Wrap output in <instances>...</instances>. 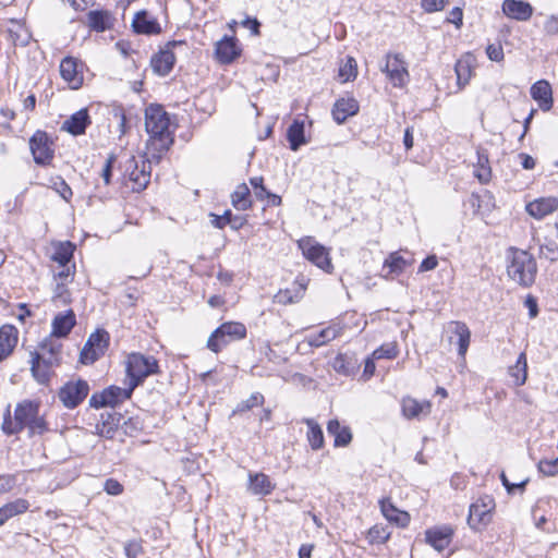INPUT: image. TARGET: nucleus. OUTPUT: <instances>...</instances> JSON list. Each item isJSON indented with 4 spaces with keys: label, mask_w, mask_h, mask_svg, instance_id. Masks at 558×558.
<instances>
[{
    "label": "nucleus",
    "mask_w": 558,
    "mask_h": 558,
    "mask_svg": "<svg viewBox=\"0 0 558 558\" xmlns=\"http://www.w3.org/2000/svg\"><path fill=\"white\" fill-rule=\"evenodd\" d=\"M557 208L558 199L554 197L538 198L526 205V211L535 219H543L545 216L554 213Z\"/></svg>",
    "instance_id": "412c9836"
},
{
    "label": "nucleus",
    "mask_w": 558,
    "mask_h": 558,
    "mask_svg": "<svg viewBox=\"0 0 558 558\" xmlns=\"http://www.w3.org/2000/svg\"><path fill=\"white\" fill-rule=\"evenodd\" d=\"M75 266L72 264H64V266H58V269H54V277L61 280V282H66L69 279L73 277Z\"/></svg>",
    "instance_id": "5fc2aeb1"
},
{
    "label": "nucleus",
    "mask_w": 558,
    "mask_h": 558,
    "mask_svg": "<svg viewBox=\"0 0 558 558\" xmlns=\"http://www.w3.org/2000/svg\"><path fill=\"white\" fill-rule=\"evenodd\" d=\"M250 183L254 189L255 197L259 201H264L268 192L264 185V179L262 177H254L250 179Z\"/></svg>",
    "instance_id": "864d4df0"
},
{
    "label": "nucleus",
    "mask_w": 558,
    "mask_h": 558,
    "mask_svg": "<svg viewBox=\"0 0 558 558\" xmlns=\"http://www.w3.org/2000/svg\"><path fill=\"white\" fill-rule=\"evenodd\" d=\"M357 367V360L353 355L347 353H339L332 362V368L337 373L345 376L354 374Z\"/></svg>",
    "instance_id": "c9c22d12"
},
{
    "label": "nucleus",
    "mask_w": 558,
    "mask_h": 558,
    "mask_svg": "<svg viewBox=\"0 0 558 558\" xmlns=\"http://www.w3.org/2000/svg\"><path fill=\"white\" fill-rule=\"evenodd\" d=\"M88 124H90L88 111L87 109H81L62 123L61 130L72 135H81L85 133Z\"/></svg>",
    "instance_id": "aec40b11"
},
{
    "label": "nucleus",
    "mask_w": 558,
    "mask_h": 558,
    "mask_svg": "<svg viewBox=\"0 0 558 558\" xmlns=\"http://www.w3.org/2000/svg\"><path fill=\"white\" fill-rule=\"evenodd\" d=\"M61 343L57 342L51 338L46 339L40 344V351L35 352L37 360L41 359L44 363H50V365H58L60 363Z\"/></svg>",
    "instance_id": "a878e982"
},
{
    "label": "nucleus",
    "mask_w": 558,
    "mask_h": 558,
    "mask_svg": "<svg viewBox=\"0 0 558 558\" xmlns=\"http://www.w3.org/2000/svg\"><path fill=\"white\" fill-rule=\"evenodd\" d=\"M506 259L507 275L511 280L524 288L535 282L537 264L532 254L511 246L507 250Z\"/></svg>",
    "instance_id": "7ed1b4c3"
},
{
    "label": "nucleus",
    "mask_w": 558,
    "mask_h": 558,
    "mask_svg": "<svg viewBox=\"0 0 558 558\" xmlns=\"http://www.w3.org/2000/svg\"><path fill=\"white\" fill-rule=\"evenodd\" d=\"M114 17L108 10H92L87 13V24L95 32H105L113 26Z\"/></svg>",
    "instance_id": "4be33fe9"
},
{
    "label": "nucleus",
    "mask_w": 558,
    "mask_h": 558,
    "mask_svg": "<svg viewBox=\"0 0 558 558\" xmlns=\"http://www.w3.org/2000/svg\"><path fill=\"white\" fill-rule=\"evenodd\" d=\"M159 372L158 361L154 356L131 353L126 361V375L132 387H137L146 377Z\"/></svg>",
    "instance_id": "20e7f679"
},
{
    "label": "nucleus",
    "mask_w": 558,
    "mask_h": 558,
    "mask_svg": "<svg viewBox=\"0 0 558 558\" xmlns=\"http://www.w3.org/2000/svg\"><path fill=\"white\" fill-rule=\"evenodd\" d=\"M409 265H411V262H408L403 256L399 254V252H393L385 259L383 270L388 268V272L385 274L384 277L392 278L395 276H399Z\"/></svg>",
    "instance_id": "f704fd0d"
},
{
    "label": "nucleus",
    "mask_w": 558,
    "mask_h": 558,
    "mask_svg": "<svg viewBox=\"0 0 558 558\" xmlns=\"http://www.w3.org/2000/svg\"><path fill=\"white\" fill-rule=\"evenodd\" d=\"M447 1L448 0H422V8L428 13L441 11Z\"/></svg>",
    "instance_id": "bf43d9fd"
},
{
    "label": "nucleus",
    "mask_w": 558,
    "mask_h": 558,
    "mask_svg": "<svg viewBox=\"0 0 558 558\" xmlns=\"http://www.w3.org/2000/svg\"><path fill=\"white\" fill-rule=\"evenodd\" d=\"M357 111L359 102L354 98H341L333 105L332 117L338 124H341Z\"/></svg>",
    "instance_id": "393cba45"
},
{
    "label": "nucleus",
    "mask_w": 558,
    "mask_h": 558,
    "mask_svg": "<svg viewBox=\"0 0 558 558\" xmlns=\"http://www.w3.org/2000/svg\"><path fill=\"white\" fill-rule=\"evenodd\" d=\"M134 389L135 387H132L130 383L124 388L110 386L100 393H94L89 399V404L96 409L114 407L119 402L130 399Z\"/></svg>",
    "instance_id": "0eeeda50"
},
{
    "label": "nucleus",
    "mask_w": 558,
    "mask_h": 558,
    "mask_svg": "<svg viewBox=\"0 0 558 558\" xmlns=\"http://www.w3.org/2000/svg\"><path fill=\"white\" fill-rule=\"evenodd\" d=\"M388 537L389 534L383 527L373 526L368 531V538L371 539L372 543L381 544L385 543L388 539Z\"/></svg>",
    "instance_id": "6e6d98bb"
},
{
    "label": "nucleus",
    "mask_w": 558,
    "mask_h": 558,
    "mask_svg": "<svg viewBox=\"0 0 558 558\" xmlns=\"http://www.w3.org/2000/svg\"><path fill=\"white\" fill-rule=\"evenodd\" d=\"M298 246L302 251L303 256L318 268L330 272L332 264L329 256V251L324 245L318 243L312 236H304L298 241Z\"/></svg>",
    "instance_id": "39448f33"
},
{
    "label": "nucleus",
    "mask_w": 558,
    "mask_h": 558,
    "mask_svg": "<svg viewBox=\"0 0 558 558\" xmlns=\"http://www.w3.org/2000/svg\"><path fill=\"white\" fill-rule=\"evenodd\" d=\"M53 365H50V363H44L41 359L37 360V355L33 353L32 355V373L35 379L39 384H46L49 381L50 375H51V367Z\"/></svg>",
    "instance_id": "79ce46f5"
},
{
    "label": "nucleus",
    "mask_w": 558,
    "mask_h": 558,
    "mask_svg": "<svg viewBox=\"0 0 558 558\" xmlns=\"http://www.w3.org/2000/svg\"><path fill=\"white\" fill-rule=\"evenodd\" d=\"M429 401H417L414 398L407 397L402 400V413L407 418H415L421 414L427 415L430 412Z\"/></svg>",
    "instance_id": "cd10ccee"
},
{
    "label": "nucleus",
    "mask_w": 558,
    "mask_h": 558,
    "mask_svg": "<svg viewBox=\"0 0 558 558\" xmlns=\"http://www.w3.org/2000/svg\"><path fill=\"white\" fill-rule=\"evenodd\" d=\"M113 156H110L102 168L101 171V178L104 179L106 184L110 183L111 172H112V163H113Z\"/></svg>",
    "instance_id": "0e129e2a"
},
{
    "label": "nucleus",
    "mask_w": 558,
    "mask_h": 558,
    "mask_svg": "<svg viewBox=\"0 0 558 558\" xmlns=\"http://www.w3.org/2000/svg\"><path fill=\"white\" fill-rule=\"evenodd\" d=\"M28 501L25 499H16L9 502L0 508V512L3 517L4 522L10 518L24 513L28 509Z\"/></svg>",
    "instance_id": "37998d69"
},
{
    "label": "nucleus",
    "mask_w": 558,
    "mask_h": 558,
    "mask_svg": "<svg viewBox=\"0 0 558 558\" xmlns=\"http://www.w3.org/2000/svg\"><path fill=\"white\" fill-rule=\"evenodd\" d=\"M109 342V333L106 330H97L92 333L81 352V361L84 364L93 363L104 354Z\"/></svg>",
    "instance_id": "1a4fd4ad"
},
{
    "label": "nucleus",
    "mask_w": 558,
    "mask_h": 558,
    "mask_svg": "<svg viewBox=\"0 0 558 558\" xmlns=\"http://www.w3.org/2000/svg\"><path fill=\"white\" fill-rule=\"evenodd\" d=\"M230 342H232L231 340H228V337L226 335H216V330L210 335V337L208 338V341H207V348L215 352V353H218L220 352L226 345H228Z\"/></svg>",
    "instance_id": "de8ad7c7"
},
{
    "label": "nucleus",
    "mask_w": 558,
    "mask_h": 558,
    "mask_svg": "<svg viewBox=\"0 0 558 558\" xmlns=\"http://www.w3.org/2000/svg\"><path fill=\"white\" fill-rule=\"evenodd\" d=\"M75 314L69 310L65 314H58L52 320L51 337H65L75 326Z\"/></svg>",
    "instance_id": "bb28decb"
},
{
    "label": "nucleus",
    "mask_w": 558,
    "mask_h": 558,
    "mask_svg": "<svg viewBox=\"0 0 558 558\" xmlns=\"http://www.w3.org/2000/svg\"><path fill=\"white\" fill-rule=\"evenodd\" d=\"M25 427L28 428L31 435H40L48 429L46 421L39 415V404L37 402L24 400L17 403L13 418L9 410L4 415L2 430L7 435L17 434Z\"/></svg>",
    "instance_id": "f03ea898"
},
{
    "label": "nucleus",
    "mask_w": 558,
    "mask_h": 558,
    "mask_svg": "<svg viewBox=\"0 0 558 558\" xmlns=\"http://www.w3.org/2000/svg\"><path fill=\"white\" fill-rule=\"evenodd\" d=\"M226 335L228 340L236 341L246 337V327L239 322L223 323L216 329V335Z\"/></svg>",
    "instance_id": "4c0bfd02"
},
{
    "label": "nucleus",
    "mask_w": 558,
    "mask_h": 558,
    "mask_svg": "<svg viewBox=\"0 0 558 558\" xmlns=\"http://www.w3.org/2000/svg\"><path fill=\"white\" fill-rule=\"evenodd\" d=\"M156 162L155 159L147 153V159L142 160L141 166L135 157L128 159L125 163V172L128 173L129 181L132 183L134 192L143 191L150 180V163Z\"/></svg>",
    "instance_id": "423d86ee"
},
{
    "label": "nucleus",
    "mask_w": 558,
    "mask_h": 558,
    "mask_svg": "<svg viewBox=\"0 0 558 558\" xmlns=\"http://www.w3.org/2000/svg\"><path fill=\"white\" fill-rule=\"evenodd\" d=\"M232 206L238 210H247L252 207L251 192L245 183L239 184L231 195Z\"/></svg>",
    "instance_id": "58836bf2"
},
{
    "label": "nucleus",
    "mask_w": 558,
    "mask_h": 558,
    "mask_svg": "<svg viewBox=\"0 0 558 558\" xmlns=\"http://www.w3.org/2000/svg\"><path fill=\"white\" fill-rule=\"evenodd\" d=\"M438 260L435 255L426 257L420 265L418 271L424 272L428 270H433L437 267Z\"/></svg>",
    "instance_id": "680f3d73"
},
{
    "label": "nucleus",
    "mask_w": 558,
    "mask_h": 558,
    "mask_svg": "<svg viewBox=\"0 0 558 558\" xmlns=\"http://www.w3.org/2000/svg\"><path fill=\"white\" fill-rule=\"evenodd\" d=\"M502 13L512 20L527 21L533 14V7L521 0H505L502 2Z\"/></svg>",
    "instance_id": "dca6fc26"
},
{
    "label": "nucleus",
    "mask_w": 558,
    "mask_h": 558,
    "mask_svg": "<svg viewBox=\"0 0 558 558\" xmlns=\"http://www.w3.org/2000/svg\"><path fill=\"white\" fill-rule=\"evenodd\" d=\"M531 96L537 101L538 107L543 111H549L553 107V90L550 84L546 80H539L531 87Z\"/></svg>",
    "instance_id": "a211bd4d"
},
{
    "label": "nucleus",
    "mask_w": 558,
    "mask_h": 558,
    "mask_svg": "<svg viewBox=\"0 0 558 558\" xmlns=\"http://www.w3.org/2000/svg\"><path fill=\"white\" fill-rule=\"evenodd\" d=\"M448 331L451 333L449 337L450 343H456L458 345L459 355L463 356L470 344L469 328L463 323L451 322L448 326Z\"/></svg>",
    "instance_id": "f3484780"
},
{
    "label": "nucleus",
    "mask_w": 558,
    "mask_h": 558,
    "mask_svg": "<svg viewBox=\"0 0 558 558\" xmlns=\"http://www.w3.org/2000/svg\"><path fill=\"white\" fill-rule=\"evenodd\" d=\"M132 26L135 33L144 35H158L161 33V27L158 21L149 15L145 10L135 14Z\"/></svg>",
    "instance_id": "2eb2a0df"
},
{
    "label": "nucleus",
    "mask_w": 558,
    "mask_h": 558,
    "mask_svg": "<svg viewBox=\"0 0 558 558\" xmlns=\"http://www.w3.org/2000/svg\"><path fill=\"white\" fill-rule=\"evenodd\" d=\"M519 159L521 160V166L526 169V170H531L535 167V159L527 155V154H524V153H521L519 154Z\"/></svg>",
    "instance_id": "338daca9"
},
{
    "label": "nucleus",
    "mask_w": 558,
    "mask_h": 558,
    "mask_svg": "<svg viewBox=\"0 0 558 558\" xmlns=\"http://www.w3.org/2000/svg\"><path fill=\"white\" fill-rule=\"evenodd\" d=\"M500 480L502 482V485L507 489L508 494H513L515 489H519L521 493H523L526 484L529 483V478L521 480L517 483H511L507 478L505 472L500 474Z\"/></svg>",
    "instance_id": "8fccbe9b"
},
{
    "label": "nucleus",
    "mask_w": 558,
    "mask_h": 558,
    "mask_svg": "<svg viewBox=\"0 0 558 558\" xmlns=\"http://www.w3.org/2000/svg\"><path fill=\"white\" fill-rule=\"evenodd\" d=\"M380 510L388 521L400 526H405L410 522V515L405 511L397 509L388 498L380 500Z\"/></svg>",
    "instance_id": "2f4dec72"
},
{
    "label": "nucleus",
    "mask_w": 558,
    "mask_h": 558,
    "mask_svg": "<svg viewBox=\"0 0 558 558\" xmlns=\"http://www.w3.org/2000/svg\"><path fill=\"white\" fill-rule=\"evenodd\" d=\"M53 301L57 304L66 305L71 302L70 292L64 282H59L56 287Z\"/></svg>",
    "instance_id": "09e8293b"
},
{
    "label": "nucleus",
    "mask_w": 558,
    "mask_h": 558,
    "mask_svg": "<svg viewBox=\"0 0 558 558\" xmlns=\"http://www.w3.org/2000/svg\"><path fill=\"white\" fill-rule=\"evenodd\" d=\"M17 343V331L13 326L0 328V361L4 360Z\"/></svg>",
    "instance_id": "c85d7f7f"
},
{
    "label": "nucleus",
    "mask_w": 558,
    "mask_h": 558,
    "mask_svg": "<svg viewBox=\"0 0 558 558\" xmlns=\"http://www.w3.org/2000/svg\"><path fill=\"white\" fill-rule=\"evenodd\" d=\"M476 58L468 52L463 54L456 63L454 70L457 74V82L459 86L465 85L471 78L474 69L476 68Z\"/></svg>",
    "instance_id": "b1692460"
},
{
    "label": "nucleus",
    "mask_w": 558,
    "mask_h": 558,
    "mask_svg": "<svg viewBox=\"0 0 558 558\" xmlns=\"http://www.w3.org/2000/svg\"><path fill=\"white\" fill-rule=\"evenodd\" d=\"M182 44L183 41H170L158 53L154 54L150 60L154 72L161 76L167 75L172 70L175 62L172 48Z\"/></svg>",
    "instance_id": "f8f14e48"
},
{
    "label": "nucleus",
    "mask_w": 558,
    "mask_h": 558,
    "mask_svg": "<svg viewBox=\"0 0 558 558\" xmlns=\"http://www.w3.org/2000/svg\"><path fill=\"white\" fill-rule=\"evenodd\" d=\"M383 71L395 87H402L409 81V72L401 54H388Z\"/></svg>",
    "instance_id": "9b49d317"
},
{
    "label": "nucleus",
    "mask_w": 558,
    "mask_h": 558,
    "mask_svg": "<svg viewBox=\"0 0 558 558\" xmlns=\"http://www.w3.org/2000/svg\"><path fill=\"white\" fill-rule=\"evenodd\" d=\"M216 56L222 63L232 62L239 56L235 41L228 37L218 41L216 45Z\"/></svg>",
    "instance_id": "72a5a7b5"
},
{
    "label": "nucleus",
    "mask_w": 558,
    "mask_h": 558,
    "mask_svg": "<svg viewBox=\"0 0 558 558\" xmlns=\"http://www.w3.org/2000/svg\"><path fill=\"white\" fill-rule=\"evenodd\" d=\"M214 217L213 225L216 228L222 229L226 225H229V219L231 217V210H226L222 216L211 215Z\"/></svg>",
    "instance_id": "e2e57ef3"
},
{
    "label": "nucleus",
    "mask_w": 558,
    "mask_h": 558,
    "mask_svg": "<svg viewBox=\"0 0 558 558\" xmlns=\"http://www.w3.org/2000/svg\"><path fill=\"white\" fill-rule=\"evenodd\" d=\"M57 192L60 194V196L64 201H69L72 196V190L64 181H61L59 183V186L57 187Z\"/></svg>",
    "instance_id": "774afa93"
},
{
    "label": "nucleus",
    "mask_w": 558,
    "mask_h": 558,
    "mask_svg": "<svg viewBox=\"0 0 558 558\" xmlns=\"http://www.w3.org/2000/svg\"><path fill=\"white\" fill-rule=\"evenodd\" d=\"M264 403V397L259 392H255L251 395V397L242 402H240L236 408L233 410V414L242 413L248 411L255 407L262 405Z\"/></svg>",
    "instance_id": "c03bdc74"
},
{
    "label": "nucleus",
    "mask_w": 558,
    "mask_h": 558,
    "mask_svg": "<svg viewBox=\"0 0 558 558\" xmlns=\"http://www.w3.org/2000/svg\"><path fill=\"white\" fill-rule=\"evenodd\" d=\"M453 530L448 525H444L440 527L427 530L425 533V538L430 546H433L436 550L441 551L449 546Z\"/></svg>",
    "instance_id": "6ab92c4d"
},
{
    "label": "nucleus",
    "mask_w": 558,
    "mask_h": 558,
    "mask_svg": "<svg viewBox=\"0 0 558 558\" xmlns=\"http://www.w3.org/2000/svg\"><path fill=\"white\" fill-rule=\"evenodd\" d=\"M89 386L83 379L71 380L59 390V399L68 409L76 408L88 395Z\"/></svg>",
    "instance_id": "6e6552de"
},
{
    "label": "nucleus",
    "mask_w": 558,
    "mask_h": 558,
    "mask_svg": "<svg viewBox=\"0 0 558 558\" xmlns=\"http://www.w3.org/2000/svg\"><path fill=\"white\" fill-rule=\"evenodd\" d=\"M327 432L335 437V447H345L352 440L350 427L342 426L338 420H330L328 422Z\"/></svg>",
    "instance_id": "c756f323"
},
{
    "label": "nucleus",
    "mask_w": 558,
    "mask_h": 558,
    "mask_svg": "<svg viewBox=\"0 0 558 558\" xmlns=\"http://www.w3.org/2000/svg\"><path fill=\"white\" fill-rule=\"evenodd\" d=\"M509 377L513 386H522L525 384L527 378V362L525 353H520L517 357L515 364L509 366Z\"/></svg>",
    "instance_id": "473e14b6"
},
{
    "label": "nucleus",
    "mask_w": 558,
    "mask_h": 558,
    "mask_svg": "<svg viewBox=\"0 0 558 558\" xmlns=\"http://www.w3.org/2000/svg\"><path fill=\"white\" fill-rule=\"evenodd\" d=\"M538 470L544 475L553 476L558 473V457L553 460H542L538 463Z\"/></svg>",
    "instance_id": "603ef678"
},
{
    "label": "nucleus",
    "mask_w": 558,
    "mask_h": 558,
    "mask_svg": "<svg viewBox=\"0 0 558 558\" xmlns=\"http://www.w3.org/2000/svg\"><path fill=\"white\" fill-rule=\"evenodd\" d=\"M104 489L108 495L118 496L123 493V485L114 478H108L105 482Z\"/></svg>",
    "instance_id": "4d7b16f0"
},
{
    "label": "nucleus",
    "mask_w": 558,
    "mask_h": 558,
    "mask_svg": "<svg viewBox=\"0 0 558 558\" xmlns=\"http://www.w3.org/2000/svg\"><path fill=\"white\" fill-rule=\"evenodd\" d=\"M303 422L307 425L306 433L307 441L313 450H319L324 447V433L320 425L313 418H304Z\"/></svg>",
    "instance_id": "e433bc0d"
},
{
    "label": "nucleus",
    "mask_w": 558,
    "mask_h": 558,
    "mask_svg": "<svg viewBox=\"0 0 558 558\" xmlns=\"http://www.w3.org/2000/svg\"><path fill=\"white\" fill-rule=\"evenodd\" d=\"M545 32L549 35L558 33V19L550 16L544 24Z\"/></svg>",
    "instance_id": "69168bd1"
},
{
    "label": "nucleus",
    "mask_w": 558,
    "mask_h": 558,
    "mask_svg": "<svg viewBox=\"0 0 558 558\" xmlns=\"http://www.w3.org/2000/svg\"><path fill=\"white\" fill-rule=\"evenodd\" d=\"M287 136L290 143V148L292 150H298L301 145L305 144L304 122L294 120L288 129Z\"/></svg>",
    "instance_id": "a19ab883"
},
{
    "label": "nucleus",
    "mask_w": 558,
    "mask_h": 558,
    "mask_svg": "<svg viewBox=\"0 0 558 558\" xmlns=\"http://www.w3.org/2000/svg\"><path fill=\"white\" fill-rule=\"evenodd\" d=\"M276 485L270 481L269 476L265 473H250L248 474V490L253 495L267 496L272 493Z\"/></svg>",
    "instance_id": "5701e85b"
},
{
    "label": "nucleus",
    "mask_w": 558,
    "mask_h": 558,
    "mask_svg": "<svg viewBox=\"0 0 558 558\" xmlns=\"http://www.w3.org/2000/svg\"><path fill=\"white\" fill-rule=\"evenodd\" d=\"M343 328L333 324L322 329L317 335L308 337L307 342L311 347H322L342 335Z\"/></svg>",
    "instance_id": "7c9ffc66"
},
{
    "label": "nucleus",
    "mask_w": 558,
    "mask_h": 558,
    "mask_svg": "<svg viewBox=\"0 0 558 558\" xmlns=\"http://www.w3.org/2000/svg\"><path fill=\"white\" fill-rule=\"evenodd\" d=\"M398 347L395 342L385 343L373 352V359H395L398 355Z\"/></svg>",
    "instance_id": "49530a36"
},
{
    "label": "nucleus",
    "mask_w": 558,
    "mask_h": 558,
    "mask_svg": "<svg viewBox=\"0 0 558 558\" xmlns=\"http://www.w3.org/2000/svg\"><path fill=\"white\" fill-rule=\"evenodd\" d=\"M170 120L168 113L161 106L150 105L145 110V128L149 134L147 150L153 159L158 163L162 155L173 143L172 134L169 130Z\"/></svg>",
    "instance_id": "f257e3e1"
},
{
    "label": "nucleus",
    "mask_w": 558,
    "mask_h": 558,
    "mask_svg": "<svg viewBox=\"0 0 558 558\" xmlns=\"http://www.w3.org/2000/svg\"><path fill=\"white\" fill-rule=\"evenodd\" d=\"M75 246L71 242H61L54 246L51 259L58 264V266H64V264L71 263Z\"/></svg>",
    "instance_id": "ea45409f"
},
{
    "label": "nucleus",
    "mask_w": 558,
    "mask_h": 558,
    "mask_svg": "<svg viewBox=\"0 0 558 558\" xmlns=\"http://www.w3.org/2000/svg\"><path fill=\"white\" fill-rule=\"evenodd\" d=\"M488 163V157L485 155H478V168L474 170V175L481 183L488 181V168L485 165Z\"/></svg>",
    "instance_id": "3c124183"
},
{
    "label": "nucleus",
    "mask_w": 558,
    "mask_h": 558,
    "mask_svg": "<svg viewBox=\"0 0 558 558\" xmlns=\"http://www.w3.org/2000/svg\"><path fill=\"white\" fill-rule=\"evenodd\" d=\"M488 509L484 498H478L470 506L469 525L476 531H484L488 524Z\"/></svg>",
    "instance_id": "4468645a"
},
{
    "label": "nucleus",
    "mask_w": 558,
    "mask_h": 558,
    "mask_svg": "<svg viewBox=\"0 0 558 558\" xmlns=\"http://www.w3.org/2000/svg\"><path fill=\"white\" fill-rule=\"evenodd\" d=\"M142 550L141 543L136 541L128 542L124 546V551L128 558H137Z\"/></svg>",
    "instance_id": "052dcab7"
},
{
    "label": "nucleus",
    "mask_w": 558,
    "mask_h": 558,
    "mask_svg": "<svg viewBox=\"0 0 558 558\" xmlns=\"http://www.w3.org/2000/svg\"><path fill=\"white\" fill-rule=\"evenodd\" d=\"M52 143L45 132L37 131L29 140V148L38 165H48L53 158Z\"/></svg>",
    "instance_id": "9d476101"
},
{
    "label": "nucleus",
    "mask_w": 558,
    "mask_h": 558,
    "mask_svg": "<svg viewBox=\"0 0 558 558\" xmlns=\"http://www.w3.org/2000/svg\"><path fill=\"white\" fill-rule=\"evenodd\" d=\"M83 64L73 57H65L60 63V74L72 89L83 85Z\"/></svg>",
    "instance_id": "ddd939ff"
},
{
    "label": "nucleus",
    "mask_w": 558,
    "mask_h": 558,
    "mask_svg": "<svg viewBox=\"0 0 558 558\" xmlns=\"http://www.w3.org/2000/svg\"><path fill=\"white\" fill-rule=\"evenodd\" d=\"M356 74V62L353 58L348 57L345 62L339 69V76L343 82H348L354 80Z\"/></svg>",
    "instance_id": "a18cd8bd"
},
{
    "label": "nucleus",
    "mask_w": 558,
    "mask_h": 558,
    "mask_svg": "<svg viewBox=\"0 0 558 558\" xmlns=\"http://www.w3.org/2000/svg\"><path fill=\"white\" fill-rule=\"evenodd\" d=\"M539 257L548 259L550 262H555L558 259V248L555 247L553 244L541 245Z\"/></svg>",
    "instance_id": "13d9d810"
}]
</instances>
